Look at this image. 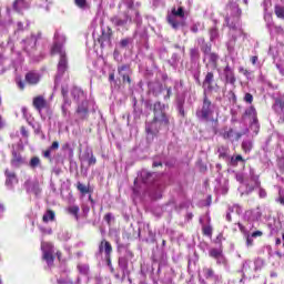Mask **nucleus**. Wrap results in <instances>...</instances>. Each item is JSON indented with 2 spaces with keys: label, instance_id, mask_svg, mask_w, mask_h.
Segmentation results:
<instances>
[{
  "label": "nucleus",
  "instance_id": "9",
  "mask_svg": "<svg viewBox=\"0 0 284 284\" xmlns=\"http://www.w3.org/2000/svg\"><path fill=\"white\" fill-rule=\"evenodd\" d=\"M10 164L16 170H19V168L26 165V159L23 158V155H21V153L17 152V150H12Z\"/></svg>",
  "mask_w": 284,
  "mask_h": 284
},
{
  "label": "nucleus",
  "instance_id": "18",
  "mask_svg": "<svg viewBox=\"0 0 284 284\" xmlns=\"http://www.w3.org/2000/svg\"><path fill=\"white\" fill-rule=\"evenodd\" d=\"M32 0H14L13 1V10L16 12H21L22 10H26V8L30 7Z\"/></svg>",
  "mask_w": 284,
  "mask_h": 284
},
{
  "label": "nucleus",
  "instance_id": "38",
  "mask_svg": "<svg viewBox=\"0 0 284 284\" xmlns=\"http://www.w3.org/2000/svg\"><path fill=\"white\" fill-rule=\"evenodd\" d=\"M216 265H227V258H225V255H221L220 257L215 258Z\"/></svg>",
  "mask_w": 284,
  "mask_h": 284
},
{
  "label": "nucleus",
  "instance_id": "39",
  "mask_svg": "<svg viewBox=\"0 0 284 284\" xmlns=\"http://www.w3.org/2000/svg\"><path fill=\"white\" fill-rule=\"evenodd\" d=\"M77 94H78V97H83V91L81 89L74 87L72 89V97H73V99H77Z\"/></svg>",
  "mask_w": 284,
  "mask_h": 284
},
{
  "label": "nucleus",
  "instance_id": "1",
  "mask_svg": "<svg viewBox=\"0 0 284 284\" xmlns=\"http://www.w3.org/2000/svg\"><path fill=\"white\" fill-rule=\"evenodd\" d=\"M146 108L153 112L152 120L145 124L146 134L156 136L162 128H170V115L165 112V104L161 103V101H156L153 104L146 102Z\"/></svg>",
  "mask_w": 284,
  "mask_h": 284
},
{
  "label": "nucleus",
  "instance_id": "31",
  "mask_svg": "<svg viewBox=\"0 0 284 284\" xmlns=\"http://www.w3.org/2000/svg\"><path fill=\"white\" fill-rule=\"evenodd\" d=\"M124 3L129 8V10H135V16L139 17V10H136L134 0H124Z\"/></svg>",
  "mask_w": 284,
  "mask_h": 284
},
{
  "label": "nucleus",
  "instance_id": "50",
  "mask_svg": "<svg viewBox=\"0 0 284 284\" xmlns=\"http://www.w3.org/2000/svg\"><path fill=\"white\" fill-rule=\"evenodd\" d=\"M239 72H241L242 74H244V77H248L250 71L243 67L239 68Z\"/></svg>",
  "mask_w": 284,
  "mask_h": 284
},
{
  "label": "nucleus",
  "instance_id": "3",
  "mask_svg": "<svg viewBox=\"0 0 284 284\" xmlns=\"http://www.w3.org/2000/svg\"><path fill=\"white\" fill-rule=\"evenodd\" d=\"M213 114H214V104L212 103V100H210V98L207 97V93H204L202 108L201 110L196 111V116L202 121H210V116H212Z\"/></svg>",
  "mask_w": 284,
  "mask_h": 284
},
{
  "label": "nucleus",
  "instance_id": "22",
  "mask_svg": "<svg viewBox=\"0 0 284 284\" xmlns=\"http://www.w3.org/2000/svg\"><path fill=\"white\" fill-rule=\"evenodd\" d=\"M212 83H214V72L209 71L203 80V85H207V89L212 90Z\"/></svg>",
  "mask_w": 284,
  "mask_h": 284
},
{
  "label": "nucleus",
  "instance_id": "46",
  "mask_svg": "<svg viewBox=\"0 0 284 284\" xmlns=\"http://www.w3.org/2000/svg\"><path fill=\"white\" fill-rule=\"evenodd\" d=\"M225 23L230 30H236V24H230V17L225 18Z\"/></svg>",
  "mask_w": 284,
  "mask_h": 284
},
{
  "label": "nucleus",
  "instance_id": "52",
  "mask_svg": "<svg viewBox=\"0 0 284 284\" xmlns=\"http://www.w3.org/2000/svg\"><path fill=\"white\" fill-rule=\"evenodd\" d=\"M89 165H97V158L94 155H91V158L88 160Z\"/></svg>",
  "mask_w": 284,
  "mask_h": 284
},
{
  "label": "nucleus",
  "instance_id": "30",
  "mask_svg": "<svg viewBox=\"0 0 284 284\" xmlns=\"http://www.w3.org/2000/svg\"><path fill=\"white\" fill-rule=\"evenodd\" d=\"M239 162L245 163V159H243V155H236L235 158H231V165H233V168H236V165H239Z\"/></svg>",
  "mask_w": 284,
  "mask_h": 284
},
{
  "label": "nucleus",
  "instance_id": "21",
  "mask_svg": "<svg viewBox=\"0 0 284 284\" xmlns=\"http://www.w3.org/2000/svg\"><path fill=\"white\" fill-rule=\"evenodd\" d=\"M75 187L80 192V194H82L83 196H85V194L92 193V191L90 190V184L85 185L81 182H78Z\"/></svg>",
  "mask_w": 284,
  "mask_h": 284
},
{
  "label": "nucleus",
  "instance_id": "11",
  "mask_svg": "<svg viewBox=\"0 0 284 284\" xmlns=\"http://www.w3.org/2000/svg\"><path fill=\"white\" fill-rule=\"evenodd\" d=\"M112 244L108 240L103 239L99 244V253L104 254V256H112Z\"/></svg>",
  "mask_w": 284,
  "mask_h": 284
},
{
  "label": "nucleus",
  "instance_id": "40",
  "mask_svg": "<svg viewBox=\"0 0 284 284\" xmlns=\"http://www.w3.org/2000/svg\"><path fill=\"white\" fill-rule=\"evenodd\" d=\"M244 101L245 103H250V104L254 103V95H252V93H245Z\"/></svg>",
  "mask_w": 284,
  "mask_h": 284
},
{
  "label": "nucleus",
  "instance_id": "47",
  "mask_svg": "<svg viewBox=\"0 0 284 284\" xmlns=\"http://www.w3.org/2000/svg\"><path fill=\"white\" fill-rule=\"evenodd\" d=\"M51 152H52L51 149H47L45 151H43L44 159L51 160L52 159Z\"/></svg>",
  "mask_w": 284,
  "mask_h": 284
},
{
  "label": "nucleus",
  "instance_id": "57",
  "mask_svg": "<svg viewBox=\"0 0 284 284\" xmlns=\"http://www.w3.org/2000/svg\"><path fill=\"white\" fill-rule=\"evenodd\" d=\"M246 245H247V247H252V245H254V240H252V237H247Z\"/></svg>",
  "mask_w": 284,
  "mask_h": 284
},
{
  "label": "nucleus",
  "instance_id": "63",
  "mask_svg": "<svg viewBox=\"0 0 284 284\" xmlns=\"http://www.w3.org/2000/svg\"><path fill=\"white\" fill-rule=\"evenodd\" d=\"M191 32H194V34H196V32H199V27L193 26V27L191 28Z\"/></svg>",
  "mask_w": 284,
  "mask_h": 284
},
{
  "label": "nucleus",
  "instance_id": "61",
  "mask_svg": "<svg viewBox=\"0 0 284 284\" xmlns=\"http://www.w3.org/2000/svg\"><path fill=\"white\" fill-rule=\"evenodd\" d=\"M276 201H277V203H280L281 205H284V196H283V195H280Z\"/></svg>",
  "mask_w": 284,
  "mask_h": 284
},
{
  "label": "nucleus",
  "instance_id": "2",
  "mask_svg": "<svg viewBox=\"0 0 284 284\" xmlns=\"http://www.w3.org/2000/svg\"><path fill=\"white\" fill-rule=\"evenodd\" d=\"M65 44V37H61V42L55 41L53 42L51 47V54H59V61L57 65L58 74L60 77H63L65 72H68V52L65 51V48L63 47Z\"/></svg>",
  "mask_w": 284,
  "mask_h": 284
},
{
  "label": "nucleus",
  "instance_id": "25",
  "mask_svg": "<svg viewBox=\"0 0 284 284\" xmlns=\"http://www.w3.org/2000/svg\"><path fill=\"white\" fill-rule=\"evenodd\" d=\"M209 63L216 69L219 68V55L214 52L209 53Z\"/></svg>",
  "mask_w": 284,
  "mask_h": 284
},
{
  "label": "nucleus",
  "instance_id": "24",
  "mask_svg": "<svg viewBox=\"0 0 284 284\" xmlns=\"http://www.w3.org/2000/svg\"><path fill=\"white\" fill-rule=\"evenodd\" d=\"M70 92V88L68 84L61 87V95L63 97V103H68V105H72L70 99L68 98V93Z\"/></svg>",
  "mask_w": 284,
  "mask_h": 284
},
{
  "label": "nucleus",
  "instance_id": "45",
  "mask_svg": "<svg viewBox=\"0 0 284 284\" xmlns=\"http://www.w3.org/2000/svg\"><path fill=\"white\" fill-rule=\"evenodd\" d=\"M20 132L22 136H24V139H28V136H30V134L28 133V129H26V126H21Z\"/></svg>",
  "mask_w": 284,
  "mask_h": 284
},
{
  "label": "nucleus",
  "instance_id": "23",
  "mask_svg": "<svg viewBox=\"0 0 284 284\" xmlns=\"http://www.w3.org/2000/svg\"><path fill=\"white\" fill-rule=\"evenodd\" d=\"M54 219H57V214L50 209L47 210L42 216L43 223H50V221H54Z\"/></svg>",
  "mask_w": 284,
  "mask_h": 284
},
{
  "label": "nucleus",
  "instance_id": "19",
  "mask_svg": "<svg viewBox=\"0 0 284 284\" xmlns=\"http://www.w3.org/2000/svg\"><path fill=\"white\" fill-rule=\"evenodd\" d=\"M111 21L116 27H123V26H128V22L132 21V18L130 17V14H128V12H124L123 19L119 18V17H113V18H111Z\"/></svg>",
  "mask_w": 284,
  "mask_h": 284
},
{
  "label": "nucleus",
  "instance_id": "20",
  "mask_svg": "<svg viewBox=\"0 0 284 284\" xmlns=\"http://www.w3.org/2000/svg\"><path fill=\"white\" fill-rule=\"evenodd\" d=\"M77 114H79L80 119L82 121H85V119H88V114H89V110H88V103L82 102L80 105H78L77 109Z\"/></svg>",
  "mask_w": 284,
  "mask_h": 284
},
{
  "label": "nucleus",
  "instance_id": "59",
  "mask_svg": "<svg viewBox=\"0 0 284 284\" xmlns=\"http://www.w3.org/2000/svg\"><path fill=\"white\" fill-rule=\"evenodd\" d=\"M251 62L253 65H256V63L258 62V57L257 55L251 57Z\"/></svg>",
  "mask_w": 284,
  "mask_h": 284
},
{
  "label": "nucleus",
  "instance_id": "16",
  "mask_svg": "<svg viewBox=\"0 0 284 284\" xmlns=\"http://www.w3.org/2000/svg\"><path fill=\"white\" fill-rule=\"evenodd\" d=\"M224 77L226 79V83H230L231 85H234L236 83V77L234 75V69L230 67V64H226L224 68Z\"/></svg>",
  "mask_w": 284,
  "mask_h": 284
},
{
  "label": "nucleus",
  "instance_id": "6",
  "mask_svg": "<svg viewBox=\"0 0 284 284\" xmlns=\"http://www.w3.org/2000/svg\"><path fill=\"white\" fill-rule=\"evenodd\" d=\"M113 36H114V32L112 31V28L106 27V29H102V33L98 38V43H100V47L102 49L105 48V45H112Z\"/></svg>",
  "mask_w": 284,
  "mask_h": 284
},
{
  "label": "nucleus",
  "instance_id": "29",
  "mask_svg": "<svg viewBox=\"0 0 284 284\" xmlns=\"http://www.w3.org/2000/svg\"><path fill=\"white\" fill-rule=\"evenodd\" d=\"M274 13L277 19H284V7L276 4L274 8Z\"/></svg>",
  "mask_w": 284,
  "mask_h": 284
},
{
  "label": "nucleus",
  "instance_id": "26",
  "mask_svg": "<svg viewBox=\"0 0 284 284\" xmlns=\"http://www.w3.org/2000/svg\"><path fill=\"white\" fill-rule=\"evenodd\" d=\"M209 256L211 258H221V256H223V250L222 248H211L209 251Z\"/></svg>",
  "mask_w": 284,
  "mask_h": 284
},
{
  "label": "nucleus",
  "instance_id": "8",
  "mask_svg": "<svg viewBox=\"0 0 284 284\" xmlns=\"http://www.w3.org/2000/svg\"><path fill=\"white\" fill-rule=\"evenodd\" d=\"M6 182L4 185L10 190H14V184L19 183V178L14 171H10V169L4 170Z\"/></svg>",
  "mask_w": 284,
  "mask_h": 284
},
{
  "label": "nucleus",
  "instance_id": "10",
  "mask_svg": "<svg viewBox=\"0 0 284 284\" xmlns=\"http://www.w3.org/2000/svg\"><path fill=\"white\" fill-rule=\"evenodd\" d=\"M220 135L222 136V139H224V141H232L234 136L235 141H241V136H243V133H234V129L224 126L223 132H221Z\"/></svg>",
  "mask_w": 284,
  "mask_h": 284
},
{
  "label": "nucleus",
  "instance_id": "53",
  "mask_svg": "<svg viewBox=\"0 0 284 284\" xmlns=\"http://www.w3.org/2000/svg\"><path fill=\"white\" fill-rule=\"evenodd\" d=\"M51 151L52 150H59V142L54 141L52 142L51 146L49 148Z\"/></svg>",
  "mask_w": 284,
  "mask_h": 284
},
{
  "label": "nucleus",
  "instance_id": "55",
  "mask_svg": "<svg viewBox=\"0 0 284 284\" xmlns=\"http://www.w3.org/2000/svg\"><path fill=\"white\" fill-rule=\"evenodd\" d=\"M18 88H19L20 90H26V83H23V80H19V81H18Z\"/></svg>",
  "mask_w": 284,
  "mask_h": 284
},
{
  "label": "nucleus",
  "instance_id": "28",
  "mask_svg": "<svg viewBox=\"0 0 284 284\" xmlns=\"http://www.w3.org/2000/svg\"><path fill=\"white\" fill-rule=\"evenodd\" d=\"M214 230L212 229L211 225H203L202 226V234L203 236H209V239H212Z\"/></svg>",
  "mask_w": 284,
  "mask_h": 284
},
{
  "label": "nucleus",
  "instance_id": "33",
  "mask_svg": "<svg viewBox=\"0 0 284 284\" xmlns=\"http://www.w3.org/2000/svg\"><path fill=\"white\" fill-rule=\"evenodd\" d=\"M29 165L32 169L39 168V165H41V160L38 156H33V158H31Z\"/></svg>",
  "mask_w": 284,
  "mask_h": 284
},
{
  "label": "nucleus",
  "instance_id": "37",
  "mask_svg": "<svg viewBox=\"0 0 284 284\" xmlns=\"http://www.w3.org/2000/svg\"><path fill=\"white\" fill-rule=\"evenodd\" d=\"M242 150L245 153L250 152V150H252V142H250V141L242 142Z\"/></svg>",
  "mask_w": 284,
  "mask_h": 284
},
{
  "label": "nucleus",
  "instance_id": "13",
  "mask_svg": "<svg viewBox=\"0 0 284 284\" xmlns=\"http://www.w3.org/2000/svg\"><path fill=\"white\" fill-rule=\"evenodd\" d=\"M24 81L29 83V85H37L39 81H41V74L36 71H29L24 75Z\"/></svg>",
  "mask_w": 284,
  "mask_h": 284
},
{
  "label": "nucleus",
  "instance_id": "43",
  "mask_svg": "<svg viewBox=\"0 0 284 284\" xmlns=\"http://www.w3.org/2000/svg\"><path fill=\"white\" fill-rule=\"evenodd\" d=\"M104 221L108 225H112V213H106L104 215Z\"/></svg>",
  "mask_w": 284,
  "mask_h": 284
},
{
  "label": "nucleus",
  "instance_id": "41",
  "mask_svg": "<svg viewBox=\"0 0 284 284\" xmlns=\"http://www.w3.org/2000/svg\"><path fill=\"white\" fill-rule=\"evenodd\" d=\"M211 121L213 123V132L214 134H216L219 132V118L216 119L212 118Z\"/></svg>",
  "mask_w": 284,
  "mask_h": 284
},
{
  "label": "nucleus",
  "instance_id": "4",
  "mask_svg": "<svg viewBox=\"0 0 284 284\" xmlns=\"http://www.w3.org/2000/svg\"><path fill=\"white\" fill-rule=\"evenodd\" d=\"M174 17H180V19L185 18V10H183V7H179L178 10L176 8H173L171 10V14L166 16V21L169 26H171L173 30H179V28H181V22H179L178 19Z\"/></svg>",
  "mask_w": 284,
  "mask_h": 284
},
{
  "label": "nucleus",
  "instance_id": "42",
  "mask_svg": "<svg viewBox=\"0 0 284 284\" xmlns=\"http://www.w3.org/2000/svg\"><path fill=\"white\" fill-rule=\"evenodd\" d=\"M128 45H130V38H124L120 41L121 48H128Z\"/></svg>",
  "mask_w": 284,
  "mask_h": 284
},
{
  "label": "nucleus",
  "instance_id": "17",
  "mask_svg": "<svg viewBox=\"0 0 284 284\" xmlns=\"http://www.w3.org/2000/svg\"><path fill=\"white\" fill-rule=\"evenodd\" d=\"M244 116L251 119L252 123L255 125L258 123V113L256 112V108H254V105H251L245 110Z\"/></svg>",
  "mask_w": 284,
  "mask_h": 284
},
{
  "label": "nucleus",
  "instance_id": "58",
  "mask_svg": "<svg viewBox=\"0 0 284 284\" xmlns=\"http://www.w3.org/2000/svg\"><path fill=\"white\" fill-rule=\"evenodd\" d=\"M253 181L255 182V187H261V180H258V176L253 178Z\"/></svg>",
  "mask_w": 284,
  "mask_h": 284
},
{
  "label": "nucleus",
  "instance_id": "32",
  "mask_svg": "<svg viewBox=\"0 0 284 284\" xmlns=\"http://www.w3.org/2000/svg\"><path fill=\"white\" fill-rule=\"evenodd\" d=\"M209 32L211 41H214V39H219V29L216 27L211 28Z\"/></svg>",
  "mask_w": 284,
  "mask_h": 284
},
{
  "label": "nucleus",
  "instance_id": "44",
  "mask_svg": "<svg viewBox=\"0 0 284 284\" xmlns=\"http://www.w3.org/2000/svg\"><path fill=\"white\" fill-rule=\"evenodd\" d=\"M219 159H227V151H222L221 149L217 150Z\"/></svg>",
  "mask_w": 284,
  "mask_h": 284
},
{
  "label": "nucleus",
  "instance_id": "60",
  "mask_svg": "<svg viewBox=\"0 0 284 284\" xmlns=\"http://www.w3.org/2000/svg\"><path fill=\"white\" fill-rule=\"evenodd\" d=\"M17 30H18V32H22V30H23V22H18L17 23Z\"/></svg>",
  "mask_w": 284,
  "mask_h": 284
},
{
  "label": "nucleus",
  "instance_id": "27",
  "mask_svg": "<svg viewBox=\"0 0 284 284\" xmlns=\"http://www.w3.org/2000/svg\"><path fill=\"white\" fill-rule=\"evenodd\" d=\"M191 61H199L201 59V53L199 52V48L190 49Z\"/></svg>",
  "mask_w": 284,
  "mask_h": 284
},
{
  "label": "nucleus",
  "instance_id": "12",
  "mask_svg": "<svg viewBox=\"0 0 284 284\" xmlns=\"http://www.w3.org/2000/svg\"><path fill=\"white\" fill-rule=\"evenodd\" d=\"M128 70H130V64H122L118 67V74L122 77L123 83H128L129 85H132V78L130 77V74L123 73V72H128Z\"/></svg>",
  "mask_w": 284,
  "mask_h": 284
},
{
  "label": "nucleus",
  "instance_id": "5",
  "mask_svg": "<svg viewBox=\"0 0 284 284\" xmlns=\"http://www.w3.org/2000/svg\"><path fill=\"white\" fill-rule=\"evenodd\" d=\"M41 250L43 252L42 258L48 265L54 263V245L50 242H44L41 244Z\"/></svg>",
  "mask_w": 284,
  "mask_h": 284
},
{
  "label": "nucleus",
  "instance_id": "35",
  "mask_svg": "<svg viewBox=\"0 0 284 284\" xmlns=\"http://www.w3.org/2000/svg\"><path fill=\"white\" fill-rule=\"evenodd\" d=\"M74 3L80 10H85V8H88V0H74Z\"/></svg>",
  "mask_w": 284,
  "mask_h": 284
},
{
  "label": "nucleus",
  "instance_id": "34",
  "mask_svg": "<svg viewBox=\"0 0 284 284\" xmlns=\"http://www.w3.org/2000/svg\"><path fill=\"white\" fill-rule=\"evenodd\" d=\"M69 214H72V216H75L77 220H79V206L73 205L68 209Z\"/></svg>",
  "mask_w": 284,
  "mask_h": 284
},
{
  "label": "nucleus",
  "instance_id": "14",
  "mask_svg": "<svg viewBox=\"0 0 284 284\" xmlns=\"http://www.w3.org/2000/svg\"><path fill=\"white\" fill-rule=\"evenodd\" d=\"M118 265H119L120 270L122 271L121 283H123V281H125V274H130V271H128V268H129L128 256L119 257Z\"/></svg>",
  "mask_w": 284,
  "mask_h": 284
},
{
  "label": "nucleus",
  "instance_id": "54",
  "mask_svg": "<svg viewBox=\"0 0 284 284\" xmlns=\"http://www.w3.org/2000/svg\"><path fill=\"white\" fill-rule=\"evenodd\" d=\"M257 236H263V232H261V231H255V232L252 233V237H253V239H257Z\"/></svg>",
  "mask_w": 284,
  "mask_h": 284
},
{
  "label": "nucleus",
  "instance_id": "49",
  "mask_svg": "<svg viewBox=\"0 0 284 284\" xmlns=\"http://www.w3.org/2000/svg\"><path fill=\"white\" fill-rule=\"evenodd\" d=\"M65 105H68V103L64 102L61 106L62 116H68V108H65Z\"/></svg>",
  "mask_w": 284,
  "mask_h": 284
},
{
  "label": "nucleus",
  "instance_id": "64",
  "mask_svg": "<svg viewBox=\"0 0 284 284\" xmlns=\"http://www.w3.org/2000/svg\"><path fill=\"white\" fill-rule=\"evenodd\" d=\"M109 81H114V72L109 74Z\"/></svg>",
  "mask_w": 284,
  "mask_h": 284
},
{
  "label": "nucleus",
  "instance_id": "15",
  "mask_svg": "<svg viewBox=\"0 0 284 284\" xmlns=\"http://www.w3.org/2000/svg\"><path fill=\"white\" fill-rule=\"evenodd\" d=\"M202 272L206 281H214V283H219V275L214 272V268L205 266L202 268Z\"/></svg>",
  "mask_w": 284,
  "mask_h": 284
},
{
  "label": "nucleus",
  "instance_id": "7",
  "mask_svg": "<svg viewBox=\"0 0 284 284\" xmlns=\"http://www.w3.org/2000/svg\"><path fill=\"white\" fill-rule=\"evenodd\" d=\"M32 105L39 113L50 109V102L43 95H36L32 100Z\"/></svg>",
  "mask_w": 284,
  "mask_h": 284
},
{
  "label": "nucleus",
  "instance_id": "36",
  "mask_svg": "<svg viewBox=\"0 0 284 284\" xmlns=\"http://www.w3.org/2000/svg\"><path fill=\"white\" fill-rule=\"evenodd\" d=\"M78 270L80 274H84V275L90 274V266L88 265H78Z\"/></svg>",
  "mask_w": 284,
  "mask_h": 284
},
{
  "label": "nucleus",
  "instance_id": "62",
  "mask_svg": "<svg viewBox=\"0 0 284 284\" xmlns=\"http://www.w3.org/2000/svg\"><path fill=\"white\" fill-rule=\"evenodd\" d=\"M126 256L129 258H134V253L132 251H130V250H126Z\"/></svg>",
  "mask_w": 284,
  "mask_h": 284
},
{
  "label": "nucleus",
  "instance_id": "56",
  "mask_svg": "<svg viewBox=\"0 0 284 284\" xmlns=\"http://www.w3.org/2000/svg\"><path fill=\"white\" fill-rule=\"evenodd\" d=\"M267 196V192L264 189L260 190V199H265Z\"/></svg>",
  "mask_w": 284,
  "mask_h": 284
},
{
  "label": "nucleus",
  "instance_id": "51",
  "mask_svg": "<svg viewBox=\"0 0 284 284\" xmlns=\"http://www.w3.org/2000/svg\"><path fill=\"white\" fill-rule=\"evenodd\" d=\"M108 267H112V255L104 256Z\"/></svg>",
  "mask_w": 284,
  "mask_h": 284
},
{
  "label": "nucleus",
  "instance_id": "48",
  "mask_svg": "<svg viewBox=\"0 0 284 284\" xmlns=\"http://www.w3.org/2000/svg\"><path fill=\"white\" fill-rule=\"evenodd\" d=\"M275 105H277V108H278L280 110H284V101H283V100L277 99V100L275 101Z\"/></svg>",
  "mask_w": 284,
  "mask_h": 284
}]
</instances>
